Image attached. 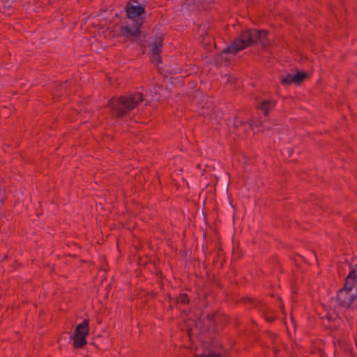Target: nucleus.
Here are the masks:
<instances>
[{
    "instance_id": "f257e3e1",
    "label": "nucleus",
    "mask_w": 357,
    "mask_h": 357,
    "mask_svg": "<svg viewBox=\"0 0 357 357\" xmlns=\"http://www.w3.org/2000/svg\"><path fill=\"white\" fill-rule=\"evenodd\" d=\"M144 100L142 93L134 91L119 97H112L107 102L114 119L127 117Z\"/></svg>"
},
{
    "instance_id": "f03ea898",
    "label": "nucleus",
    "mask_w": 357,
    "mask_h": 357,
    "mask_svg": "<svg viewBox=\"0 0 357 357\" xmlns=\"http://www.w3.org/2000/svg\"><path fill=\"white\" fill-rule=\"evenodd\" d=\"M268 31L264 29H248L243 31L231 43L225 47L222 53L236 54L239 51L255 44L265 45Z\"/></svg>"
},
{
    "instance_id": "7ed1b4c3",
    "label": "nucleus",
    "mask_w": 357,
    "mask_h": 357,
    "mask_svg": "<svg viewBox=\"0 0 357 357\" xmlns=\"http://www.w3.org/2000/svg\"><path fill=\"white\" fill-rule=\"evenodd\" d=\"M335 298L338 307L343 311L346 318L351 319L357 312V305H355L357 288L344 282L343 287L337 291Z\"/></svg>"
},
{
    "instance_id": "20e7f679",
    "label": "nucleus",
    "mask_w": 357,
    "mask_h": 357,
    "mask_svg": "<svg viewBox=\"0 0 357 357\" xmlns=\"http://www.w3.org/2000/svg\"><path fill=\"white\" fill-rule=\"evenodd\" d=\"M126 17L135 23L143 25L146 21L145 7L139 5L137 0H130L125 7Z\"/></svg>"
},
{
    "instance_id": "39448f33",
    "label": "nucleus",
    "mask_w": 357,
    "mask_h": 357,
    "mask_svg": "<svg viewBox=\"0 0 357 357\" xmlns=\"http://www.w3.org/2000/svg\"><path fill=\"white\" fill-rule=\"evenodd\" d=\"M142 26L133 21L131 22H123L120 26L119 33L121 36L132 40L140 36Z\"/></svg>"
},
{
    "instance_id": "423d86ee",
    "label": "nucleus",
    "mask_w": 357,
    "mask_h": 357,
    "mask_svg": "<svg viewBox=\"0 0 357 357\" xmlns=\"http://www.w3.org/2000/svg\"><path fill=\"white\" fill-rule=\"evenodd\" d=\"M307 77V73L297 70L294 75L290 73L286 75V76L282 79L281 84L283 85H291L292 84L300 85Z\"/></svg>"
},
{
    "instance_id": "0eeeda50",
    "label": "nucleus",
    "mask_w": 357,
    "mask_h": 357,
    "mask_svg": "<svg viewBox=\"0 0 357 357\" xmlns=\"http://www.w3.org/2000/svg\"><path fill=\"white\" fill-rule=\"evenodd\" d=\"M163 45V37L160 33L156 34L153 43L151 44L150 52L153 57H155V61L161 62L160 53Z\"/></svg>"
},
{
    "instance_id": "6e6552de",
    "label": "nucleus",
    "mask_w": 357,
    "mask_h": 357,
    "mask_svg": "<svg viewBox=\"0 0 357 357\" xmlns=\"http://www.w3.org/2000/svg\"><path fill=\"white\" fill-rule=\"evenodd\" d=\"M349 266V272L345 278L344 282L357 288V258L352 259Z\"/></svg>"
},
{
    "instance_id": "1a4fd4ad",
    "label": "nucleus",
    "mask_w": 357,
    "mask_h": 357,
    "mask_svg": "<svg viewBox=\"0 0 357 357\" xmlns=\"http://www.w3.org/2000/svg\"><path fill=\"white\" fill-rule=\"evenodd\" d=\"M89 332V319H85L75 328V335L86 337Z\"/></svg>"
},
{
    "instance_id": "9d476101",
    "label": "nucleus",
    "mask_w": 357,
    "mask_h": 357,
    "mask_svg": "<svg viewBox=\"0 0 357 357\" xmlns=\"http://www.w3.org/2000/svg\"><path fill=\"white\" fill-rule=\"evenodd\" d=\"M276 102L275 100L268 99L263 100L257 108L263 112L264 116H267L269 111L274 108Z\"/></svg>"
},
{
    "instance_id": "9b49d317",
    "label": "nucleus",
    "mask_w": 357,
    "mask_h": 357,
    "mask_svg": "<svg viewBox=\"0 0 357 357\" xmlns=\"http://www.w3.org/2000/svg\"><path fill=\"white\" fill-rule=\"evenodd\" d=\"M239 302L241 303H244L245 305H250V307H263L262 302L261 301L257 300L256 298L245 296L240 298Z\"/></svg>"
},
{
    "instance_id": "f8f14e48",
    "label": "nucleus",
    "mask_w": 357,
    "mask_h": 357,
    "mask_svg": "<svg viewBox=\"0 0 357 357\" xmlns=\"http://www.w3.org/2000/svg\"><path fill=\"white\" fill-rule=\"evenodd\" d=\"M190 302V299L188 295V294L185 292H181L178 296L175 297V303L179 304L181 306H186Z\"/></svg>"
},
{
    "instance_id": "ddd939ff",
    "label": "nucleus",
    "mask_w": 357,
    "mask_h": 357,
    "mask_svg": "<svg viewBox=\"0 0 357 357\" xmlns=\"http://www.w3.org/2000/svg\"><path fill=\"white\" fill-rule=\"evenodd\" d=\"M87 344L86 337L74 335L73 337V347L76 349L82 348Z\"/></svg>"
},
{
    "instance_id": "4468645a",
    "label": "nucleus",
    "mask_w": 357,
    "mask_h": 357,
    "mask_svg": "<svg viewBox=\"0 0 357 357\" xmlns=\"http://www.w3.org/2000/svg\"><path fill=\"white\" fill-rule=\"evenodd\" d=\"M215 313L207 314V320H208L209 324L211 326H215Z\"/></svg>"
},
{
    "instance_id": "2eb2a0df",
    "label": "nucleus",
    "mask_w": 357,
    "mask_h": 357,
    "mask_svg": "<svg viewBox=\"0 0 357 357\" xmlns=\"http://www.w3.org/2000/svg\"><path fill=\"white\" fill-rule=\"evenodd\" d=\"M68 82V81L66 80V82H61L59 84V86L61 88V91H60L61 93H63L66 91L65 89H66V84Z\"/></svg>"
},
{
    "instance_id": "dca6fc26",
    "label": "nucleus",
    "mask_w": 357,
    "mask_h": 357,
    "mask_svg": "<svg viewBox=\"0 0 357 357\" xmlns=\"http://www.w3.org/2000/svg\"><path fill=\"white\" fill-rule=\"evenodd\" d=\"M169 303H175V297H172L169 296Z\"/></svg>"
},
{
    "instance_id": "f3484780",
    "label": "nucleus",
    "mask_w": 357,
    "mask_h": 357,
    "mask_svg": "<svg viewBox=\"0 0 357 357\" xmlns=\"http://www.w3.org/2000/svg\"><path fill=\"white\" fill-rule=\"evenodd\" d=\"M266 321H268V322H270V323H271V322H273V321H274V319H274L273 317H266Z\"/></svg>"
},
{
    "instance_id": "a211bd4d",
    "label": "nucleus",
    "mask_w": 357,
    "mask_h": 357,
    "mask_svg": "<svg viewBox=\"0 0 357 357\" xmlns=\"http://www.w3.org/2000/svg\"><path fill=\"white\" fill-rule=\"evenodd\" d=\"M218 257H222V256H223L222 250H220L218 251Z\"/></svg>"
},
{
    "instance_id": "6ab92c4d",
    "label": "nucleus",
    "mask_w": 357,
    "mask_h": 357,
    "mask_svg": "<svg viewBox=\"0 0 357 357\" xmlns=\"http://www.w3.org/2000/svg\"><path fill=\"white\" fill-rule=\"evenodd\" d=\"M220 266H221V267L223 266V261H221Z\"/></svg>"
}]
</instances>
